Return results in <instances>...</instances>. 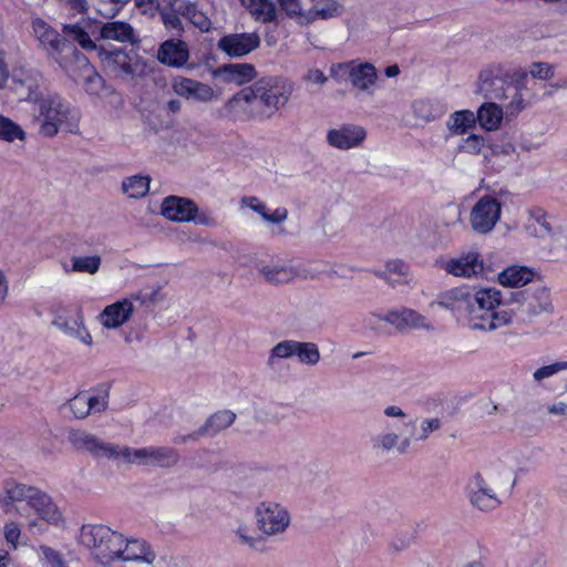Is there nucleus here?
<instances>
[{
	"label": "nucleus",
	"instance_id": "28",
	"mask_svg": "<svg viewBox=\"0 0 567 567\" xmlns=\"http://www.w3.org/2000/svg\"><path fill=\"white\" fill-rule=\"evenodd\" d=\"M241 206L251 209L268 224L279 225L288 218V210L285 207H279L274 212H270L266 204L255 196L243 197Z\"/></svg>",
	"mask_w": 567,
	"mask_h": 567
},
{
	"label": "nucleus",
	"instance_id": "60",
	"mask_svg": "<svg viewBox=\"0 0 567 567\" xmlns=\"http://www.w3.org/2000/svg\"><path fill=\"white\" fill-rule=\"evenodd\" d=\"M408 272L409 266L402 260L395 259L388 261L384 271H380L377 275L384 280H389L390 275L406 276Z\"/></svg>",
	"mask_w": 567,
	"mask_h": 567
},
{
	"label": "nucleus",
	"instance_id": "39",
	"mask_svg": "<svg viewBox=\"0 0 567 567\" xmlns=\"http://www.w3.org/2000/svg\"><path fill=\"white\" fill-rule=\"evenodd\" d=\"M223 74L226 81L241 85L256 76L255 68L247 63L229 64L224 66Z\"/></svg>",
	"mask_w": 567,
	"mask_h": 567
},
{
	"label": "nucleus",
	"instance_id": "9",
	"mask_svg": "<svg viewBox=\"0 0 567 567\" xmlns=\"http://www.w3.org/2000/svg\"><path fill=\"white\" fill-rule=\"evenodd\" d=\"M331 76L338 82L349 80L352 86L362 92H370L377 81V70L371 63L349 61L338 63L330 69Z\"/></svg>",
	"mask_w": 567,
	"mask_h": 567
},
{
	"label": "nucleus",
	"instance_id": "57",
	"mask_svg": "<svg viewBox=\"0 0 567 567\" xmlns=\"http://www.w3.org/2000/svg\"><path fill=\"white\" fill-rule=\"evenodd\" d=\"M84 391H80L68 401L66 405L74 419L84 420L90 416V410L86 409Z\"/></svg>",
	"mask_w": 567,
	"mask_h": 567
},
{
	"label": "nucleus",
	"instance_id": "59",
	"mask_svg": "<svg viewBox=\"0 0 567 567\" xmlns=\"http://www.w3.org/2000/svg\"><path fill=\"white\" fill-rule=\"evenodd\" d=\"M402 309L400 310H391V311H388L383 315H377V313H371L367 319L365 321L368 322V324H372L374 323L375 321H385L392 326H394L396 329L399 330H403V320H402Z\"/></svg>",
	"mask_w": 567,
	"mask_h": 567
},
{
	"label": "nucleus",
	"instance_id": "38",
	"mask_svg": "<svg viewBox=\"0 0 567 567\" xmlns=\"http://www.w3.org/2000/svg\"><path fill=\"white\" fill-rule=\"evenodd\" d=\"M282 13L298 25H309V9L303 8L302 0H277Z\"/></svg>",
	"mask_w": 567,
	"mask_h": 567
},
{
	"label": "nucleus",
	"instance_id": "61",
	"mask_svg": "<svg viewBox=\"0 0 567 567\" xmlns=\"http://www.w3.org/2000/svg\"><path fill=\"white\" fill-rule=\"evenodd\" d=\"M565 370H567V361L555 362L553 364L545 365V367L537 369L534 372L533 377H534L535 381L540 382V381L548 379V378L555 375L556 373H558L560 371H565Z\"/></svg>",
	"mask_w": 567,
	"mask_h": 567
},
{
	"label": "nucleus",
	"instance_id": "17",
	"mask_svg": "<svg viewBox=\"0 0 567 567\" xmlns=\"http://www.w3.org/2000/svg\"><path fill=\"white\" fill-rule=\"evenodd\" d=\"M442 269L454 277L473 278L483 275L485 265L477 251L471 250L442 261Z\"/></svg>",
	"mask_w": 567,
	"mask_h": 567
},
{
	"label": "nucleus",
	"instance_id": "52",
	"mask_svg": "<svg viewBox=\"0 0 567 567\" xmlns=\"http://www.w3.org/2000/svg\"><path fill=\"white\" fill-rule=\"evenodd\" d=\"M127 540L128 538L122 534L109 529V563L113 560L123 561Z\"/></svg>",
	"mask_w": 567,
	"mask_h": 567
},
{
	"label": "nucleus",
	"instance_id": "46",
	"mask_svg": "<svg viewBox=\"0 0 567 567\" xmlns=\"http://www.w3.org/2000/svg\"><path fill=\"white\" fill-rule=\"evenodd\" d=\"M235 542L239 546H245L251 550H258L261 545V538L252 532L249 525L240 523L233 530Z\"/></svg>",
	"mask_w": 567,
	"mask_h": 567
},
{
	"label": "nucleus",
	"instance_id": "4",
	"mask_svg": "<svg viewBox=\"0 0 567 567\" xmlns=\"http://www.w3.org/2000/svg\"><path fill=\"white\" fill-rule=\"evenodd\" d=\"M18 503H25L40 519L54 526H63L64 517L52 501V498L44 492L24 484L7 483L3 492L0 494V504L7 513L12 509L19 511L16 506Z\"/></svg>",
	"mask_w": 567,
	"mask_h": 567
},
{
	"label": "nucleus",
	"instance_id": "49",
	"mask_svg": "<svg viewBox=\"0 0 567 567\" xmlns=\"http://www.w3.org/2000/svg\"><path fill=\"white\" fill-rule=\"evenodd\" d=\"M109 70L131 73V58L121 48L109 45Z\"/></svg>",
	"mask_w": 567,
	"mask_h": 567
},
{
	"label": "nucleus",
	"instance_id": "51",
	"mask_svg": "<svg viewBox=\"0 0 567 567\" xmlns=\"http://www.w3.org/2000/svg\"><path fill=\"white\" fill-rule=\"evenodd\" d=\"M403 330L408 328L432 330L433 323L425 316L410 308H402Z\"/></svg>",
	"mask_w": 567,
	"mask_h": 567
},
{
	"label": "nucleus",
	"instance_id": "3",
	"mask_svg": "<svg viewBox=\"0 0 567 567\" xmlns=\"http://www.w3.org/2000/svg\"><path fill=\"white\" fill-rule=\"evenodd\" d=\"M14 90L21 99L37 100L39 133L44 137H54L60 131L79 133L80 113L60 95H49L38 100V84L34 79L14 78Z\"/></svg>",
	"mask_w": 567,
	"mask_h": 567
},
{
	"label": "nucleus",
	"instance_id": "5",
	"mask_svg": "<svg viewBox=\"0 0 567 567\" xmlns=\"http://www.w3.org/2000/svg\"><path fill=\"white\" fill-rule=\"evenodd\" d=\"M31 27L40 48L45 50L62 69L72 72V58L78 56L80 52L76 47L40 18L32 19Z\"/></svg>",
	"mask_w": 567,
	"mask_h": 567
},
{
	"label": "nucleus",
	"instance_id": "2",
	"mask_svg": "<svg viewBox=\"0 0 567 567\" xmlns=\"http://www.w3.org/2000/svg\"><path fill=\"white\" fill-rule=\"evenodd\" d=\"M388 419L396 420L383 422V430L371 436V447L377 453H389L396 451L400 454L406 453L413 442H423L439 431L442 421L439 417H426L421 420L419 430L416 420L409 417L408 413L399 405H388L383 410Z\"/></svg>",
	"mask_w": 567,
	"mask_h": 567
},
{
	"label": "nucleus",
	"instance_id": "8",
	"mask_svg": "<svg viewBox=\"0 0 567 567\" xmlns=\"http://www.w3.org/2000/svg\"><path fill=\"white\" fill-rule=\"evenodd\" d=\"M161 213L166 219L172 221H193L204 226L215 225V219L208 213H200L197 205L185 197L168 196L164 198L161 205Z\"/></svg>",
	"mask_w": 567,
	"mask_h": 567
},
{
	"label": "nucleus",
	"instance_id": "19",
	"mask_svg": "<svg viewBox=\"0 0 567 567\" xmlns=\"http://www.w3.org/2000/svg\"><path fill=\"white\" fill-rule=\"evenodd\" d=\"M367 137L364 127L355 124H343L327 132V143L337 150L348 151L361 146Z\"/></svg>",
	"mask_w": 567,
	"mask_h": 567
},
{
	"label": "nucleus",
	"instance_id": "37",
	"mask_svg": "<svg viewBox=\"0 0 567 567\" xmlns=\"http://www.w3.org/2000/svg\"><path fill=\"white\" fill-rule=\"evenodd\" d=\"M236 415L231 411H219L213 414L205 425L194 434L195 439L202 435H216L220 431L228 429L235 421Z\"/></svg>",
	"mask_w": 567,
	"mask_h": 567
},
{
	"label": "nucleus",
	"instance_id": "40",
	"mask_svg": "<svg viewBox=\"0 0 567 567\" xmlns=\"http://www.w3.org/2000/svg\"><path fill=\"white\" fill-rule=\"evenodd\" d=\"M134 311L133 301L122 299L109 306V328H116L125 323Z\"/></svg>",
	"mask_w": 567,
	"mask_h": 567
},
{
	"label": "nucleus",
	"instance_id": "32",
	"mask_svg": "<svg viewBox=\"0 0 567 567\" xmlns=\"http://www.w3.org/2000/svg\"><path fill=\"white\" fill-rule=\"evenodd\" d=\"M476 113L471 110H458L450 114L446 120V128L451 135L460 136L475 127Z\"/></svg>",
	"mask_w": 567,
	"mask_h": 567
},
{
	"label": "nucleus",
	"instance_id": "54",
	"mask_svg": "<svg viewBox=\"0 0 567 567\" xmlns=\"http://www.w3.org/2000/svg\"><path fill=\"white\" fill-rule=\"evenodd\" d=\"M247 93L249 95L250 118L261 122L270 120L272 117L271 113L262 105L260 97L251 85L247 86Z\"/></svg>",
	"mask_w": 567,
	"mask_h": 567
},
{
	"label": "nucleus",
	"instance_id": "29",
	"mask_svg": "<svg viewBox=\"0 0 567 567\" xmlns=\"http://www.w3.org/2000/svg\"><path fill=\"white\" fill-rule=\"evenodd\" d=\"M123 561H135L153 565L157 558L152 546L144 539L128 538Z\"/></svg>",
	"mask_w": 567,
	"mask_h": 567
},
{
	"label": "nucleus",
	"instance_id": "42",
	"mask_svg": "<svg viewBox=\"0 0 567 567\" xmlns=\"http://www.w3.org/2000/svg\"><path fill=\"white\" fill-rule=\"evenodd\" d=\"M178 13L189 20L192 24L200 31L207 32L210 29V20L207 16L197 9L195 3L186 2L179 6Z\"/></svg>",
	"mask_w": 567,
	"mask_h": 567
},
{
	"label": "nucleus",
	"instance_id": "44",
	"mask_svg": "<svg viewBox=\"0 0 567 567\" xmlns=\"http://www.w3.org/2000/svg\"><path fill=\"white\" fill-rule=\"evenodd\" d=\"M295 357L306 365H316L320 361V351L315 342L296 341Z\"/></svg>",
	"mask_w": 567,
	"mask_h": 567
},
{
	"label": "nucleus",
	"instance_id": "14",
	"mask_svg": "<svg viewBox=\"0 0 567 567\" xmlns=\"http://www.w3.org/2000/svg\"><path fill=\"white\" fill-rule=\"evenodd\" d=\"M171 86L176 95L186 101L210 103L218 99V94L209 84L183 75L174 76Z\"/></svg>",
	"mask_w": 567,
	"mask_h": 567
},
{
	"label": "nucleus",
	"instance_id": "53",
	"mask_svg": "<svg viewBox=\"0 0 567 567\" xmlns=\"http://www.w3.org/2000/svg\"><path fill=\"white\" fill-rule=\"evenodd\" d=\"M486 145V138L476 133L470 134L467 137L462 138L457 145L460 153L470 155H480Z\"/></svg>",
	"mask_w": 567,
	"mask_h": 567
},
{
	"label": "nucleus",
	"instance_id": "58",
	"mask_svg": "<svg viewBox=\"0 0 567 567\" xmlns=\"http://www.w3.org/2000/svg\"><path fill=\"white\" fill-rule=\"evenodd\" d=\"M525 72L527 76L530 75L533 79L548 81L555 75V66L547 62H534Z\"/></svg>",
	"mask_w": 567,
	"mask_h": 567
},
{
	"label": "nucleus",
	"instance_id": "43",
	"mask_svg": "<svg viewBox=\"0 0 567 567\" xmlns=\"http://www.w3.org/2000/svg\"><path fill=\"white\" fill-rule=\"evenodd\" d=\"M27 134L24 130L11 118L0 114V141L13 143L24 142Z\"/></svg>",
	"mask_w": 567,
	"mask_h": 567
},
{
	"label": "nucleus",
	"instance_id": "33",
	"mask_svg": "<svg viewBox=\"0 0 567 567\" xmlns=\"http://www.w3.org/2000/svg\"><path fill=\"white\" fill-rule=\"evenodd\" d=\"M412 112L420 123L426 124L443 116L446 109L440 102L421 99L413 102Z\"/></svg>",
	"mask_w": 567,
	"mask_h": 567
},
{
	"label": "nucleus",
	"instance_id": "50",
	"mask_svg": "<svg viewBox=\"0 0 567 567\" xmlns=\"http://www.w3.org/2000/svg\"><path fill=\"white\" fill-rule=\"evenodd\" d=\"M150 178L146 176H132L123 182V190L132 198H140L147 194Z\"/></svg>",
	"mask_w": 567,
	"mask_h": 567
},
{
	"label": "nucleus",
	"instance_id": "20",
	"mask_svg": "<svg viewBox=\"0 0 567 567\" xmlns=\"http://www.w3.org/2000/svg\"><path fill=\"white\" fill-rule=\"evenodd\" d=\"M260 44L259 35L255 32L251 33H235L228 34L219 39L218 48L229 56L239 58L244 56Z\"/></svg>",
	"mask_w": 567,
	"mask_h": 567
},
{
	"label": "nucleus",
	"instance_id": "31",
	"mask_svg": "<svg viewBox=\"0 0 567 567\" xmlns=\"http://www.w3.org/2000/svg\"><path fill=\"white\" fill-rule=\"evenodd\" d=\"M535 277V271L526 266L513 265L498 274V282L503 287H523Z\"/></svg>",
	"mask_w": 567,
	"mask_h": 567
},
{
	"label": "nucleus",
	"instance_id": "22",
	"mask_svg": "<svg viewBox=\"0 0 567 567\" xmlns=\"http://www.w3.org/2000/svg\"><path fill=\"white\" fill-rule=\"evenodd\" d=\"M157 59L165 65L183 68L189 60L188 45L182 40H167L161 44Z\"/></svg>",
	"mask_w": 567,
	"mask_h": 567
},
{
	"label": "nucleus",
	"instance_id": "64",
	"mask_svg": "<svg viewBox=\"0 0 567 567\" xmlns=\"http://www.w3.org/2000/svg\"><path fill=\"white\" fill-rule=\"evenodd\" d=\"M305 81L318 85H323L328 78L324 73L319 69H310L303 76Z\"/></svg>",
	"mask_w": 567,
	"mask_h": 567
},
{
	"label": "nucleus",
	"instance_id": "45",
	"mask_svg": "<svg viewBox=\"0 0 567 567\" xmlns=\"http://www.w3.org/2000/svg\"><path fill=\"white\" fill-rule=\"evenodd\" d=\"M84 398L86 409L90 410V415L102 413L106 410V389L97 386L94 389L84 390Z\"/></svg>",
	"mask_w": 567,
	"mask_h": 567
},
{
	"label": "nucleus",
	"instance_id": "10",
	"mask_svg": "<svg viewBox=\"0 0 567 567\" xmlns=\"http://www.w3.org/2000/svg\"><path fill=\"white\" fill-rule=\"evenodd\" d=\"M52 313L54 316L52 320L54 327L86 346L92 344V337L84 326L82 310L79 306L58 303L53 306Z\"/></svg>",
	"mask_w": 567,
	"mask_h": 567
},
{
	"label": "nucleus",
	"instance_id": "25",
	"mask_svg": "<svg viewBox=\"0 0 567 567\" xmlns=\"http://www.w3.org/2000/svg\"><path fill=\"white\" fill-rule=\"evenodd\" d=\"M106 538V528L103 525H84L81 529L80 542L87 547L92 555L103 564L104 540Z\"/></svg>",
	"mask_w": 567,
	"mask_h": 567
},
{
	"label": "nucleus",
	"instance_id": "30",
	"mask_svg": "<svg viewBox=\"0 0 567 567\" xmlns=\"http://www.w3.org/2000/svg\"><path fill=\"white\" fill-rule=\"evenodd\" d=\"M477 87L485 97L503 100L506 96L504 81L495 74L493 69H486L481 72Z\"/></svg>",
	"mask_w": 567,
	"mask_h": 567
},
{
	"label": "nucleus",
	"instance_id": "6",
	"mask_svg": "<svg viewBox=\"0 0 567 567\" xmlns=\"http://www.w3.org/2000/svg\"><path fill=\"white\" fill-rule=\"evenodd\" d=\"M254 517L258 530L266 537L284 535L292 520L289 508L275 501H262L257 504Z\"/></svg>",
	"mask_w": 567,
	"mask_h": 567
},
{
	"label": "nucleus",
	"instance_id": "47",
	"mask_svg": "<svg viewBox=\"0 0 567 567\" xmlns=\"http://www.w3.org/2000/svg\"><path fill=\"white\" fill-rule=\"evenodd\" d=\"M35 551L44 567H69L62 553L51 546L41 544L37 547Z\"/></svg>",
	"mask_w": 567,
	"mask_h": 567
},
{
	"label": "nucleus",
	"instance_id": "13",
	"mask_svg": "<svg viewBox=\"0 0 567 567\" xmlns=\"http://www.w3.org/2000/svg\"><path fill=\"white\" fill-rule=\"evenodd\" d=\"M257 272L271 286L289 285L303 277L297 265L280 259L260 260L257 264Z\"/></svg>",
	"mask_w": 567,
	"mask_h": 567
},
{
	"label": "nucleus",
	"instance_id": "56",
	"mask_svg": "<svg viewBox=\"0 0 567 567\" xmlns=\"http://www.w3.org/2000/svg\"><path fill=\"white\" fill-rule=\"evenodd\" d=\"M63 33L73 37V39L85 50L95 49L94 42L89 34L79 24H64Z\"/></svg>",
	"mask_w": 567,
	"mask_h": 567
},
{
	"label": "nucleus",
	"instance_id": "21",
	"mask_svg": "<svg viewBox=\"0 0 567 567\" xmlns=\"http://www.w3.org/2000/svg\"><path fill=\"white\" fill-rule=\"evenodd\" d=\"M68 441L76 451L89 453L96 458L102 457L106 452L104 441L85 430H70Z\"/></svg>",
	"mask_w": 567,
	"mask_h": 567
},
{
	"label": "nucleus",
	"instance_id": "11",
	"mask_svg": "<svg viewBox=\"0 0 567 567\" xmlns=\"http://www.w3.org/2000/svg\"><path fill=\"white\" fill-rule=\"evenodd\" d=\"M251 86L272 116L286 105L292 91L289 82L281 78L262 79Z\"/></svg>",
	"mask_w": 567,
	"mask_h": 567
},
{
	"label": "nucleus",
	"instance_id": "7",
	"mask_svg": "<svg viewBox=\"0 0 567 567\" xmlns=\"http://www.w3.org/2000/svg\"><path fill=\"white\" fill-rule=\"evenodd\" d=\"M114 458L125 463L169 467L177 463V454L168 447H143L131 450L109 446V460Z\"/></svg>",
	"mask_w": 567,
	"mask_h": 567
},
{
	"label": "nucleus",
	"instance_id": "41",
	"mask_svg": "<svg viewBox=\"0 0 567 567\" xmlns=\"http://www.w3.org/2000/svg\"><path fill=\"white\" fill-rule=\"evenodd\" d=\"M102 264V258L97 255L93 256H73L71 258V267H64L65 272H85L95 274Z\"/></svg>",
	"mask_w": 567,
	"mask_h": 567
},
{
	"label": "nucleus",
	"instance_id": "48",
	"mask_svg": "<svg viewBox=\"0 0 567 567\" xmlns=\"http://www.w3.org/2000/svg\"><path fill=\"white\" fill-rule=\"evenodd\" d=\"M295 352L296 340H282L271 348L267 360V364L269 367H275L279 360L290 359L295 357Z\"/></svg>",
	"mask_w": 567,
	"mask_h": 567
},
{
	"label": "nucleus",
	"instance_id": "36",
	"mask_svg": "<svg viewBox=\"0 0 567 567\" xmlns=\"http://www.w3.org/2000/svg\"><path fill=\"white\" fill-rule=\"evenodd\" d=\"M484 476L494 487L512 488L515 484L512 468L499 460L488 465Z\"/></svg>",
	"mask_w": 567,
	"mask_h": 567
},
{
	"label": "nucleus",
	"instance_id": "35",
	"mask_svg": "<svg viewBox=\"0 0 567 567\" xmlns=\"http://www.w3.org/2000/svg\"><path fill=\"white\" fill-rule=\"evenodd\" d=\"M312 6L309 9V24L318 20H329L340 17L344 8L337 0H311Z\"/></svg>",
	"mask_w": 567,
	"mask_h": 567
},
{
	"label": "nucleus",
	"instance_id": "12",
	"mask_svg": "<svg viewBox=\"0 0 567 567\" xmlns=\"http://www.w3.org/2000/svg\"><path fill=\"white\" fill-rule=\"evenodd\" d=\"M502 205L491 195H485L477 200L470 213V225L477 234L491 233L501 218Z\"/></svg>",
	"mask_w": 567,
	"mask_h": 567
},
{
	"label": "nucleus",
	"instance_id": "27",
	"mask_svg": "<svg viewBox=\"0 0 567 567\" xmlns=\"http://www.w3.org/2000/svg\"><path fill=\"white\" fill-rule=\"evenodd\" d=\"M477 123L486 132H495L501 128L506 111L495 102L483 103L475 112Z\"/></svg>",
	"mask_w": 567,
	"mask_h": 567
},
{
	"label": "nucleus",
	"instance_id": "23",
	"mask_svg": "<svg viewBox=\"0 0 567 567\" xmlns=\"http://www.w3.org/2000/svg\"><path fill=\"white\" fill-rule=\"evenodd\" d=\"M524 307L525 311L533 317L553 313L555 310L550 291L544 286L536 287L527 293Z\"/></svg>",
	"mask_w": 567,
	"mask_h": 567
},
{
	"label": "nucleus",
	"instance_id": "16",
	"mask_svg": "<svg viewBox=\"0 0 567 567\" xmlns=\"http://www.w3.org/2000/svg\"><path fill=\"white\" fill-rule=\"evenodd\" d=\"M527 73L524 70H517L511 78V83L506 86V96L503 100H508L505 105L506 118L511 120L518 116L528 105Z\"/></svg>",
	"mask_w": 567,
	"mask_h": 567
},
{
	"label": "nucleus",
	"instance_id": "26",
	"mask_svg": "<svg viewBox=\"0 0 567 567\" xmlns=\"http://www.w3.org/2000/svg\"><path fill=\"white\" fill-rule=\"evenodd\" d=\"M76 70H79L84 78L85 90L91 94H97L103 85V79L94 72L93 66L81 52L78 53V56L72 58V72L66 73L76 78Z\"/></svg>",
	"mask_w": 567,
	"mask_h": 567
},
{
	"label": "nucleus",
	"instance_id": "62",
	"mask_svg": "<svg viewBox=\"0 0 567 567\" xmlns=\"http://www.w3.org/2000/svg\"><path fill=\"white\" fill-rule=\"evenodd\" d=\"M135 7L143 14L154 16L159 8V0H135Z\"/></svg>",
	"mask_w": 567,
	"mask_h": 567
},
{
	"label": "nucleus",
	"instance_id": "15",
	"mask_svg": "<svg viewBox=\"0 0 567 567\" xmlns=\"http://www.w3.org/2000/svg\"><path fill=\"white\" fill-rule=\"evenodd\" d=\"M497 489L498 487L492 486L483 474L476 473L467 485L470 502L480 511H493L501 504Z\"/></svg>",
	"mask_w": 567,
	"mask_h": 567
},
{
	"label": "nucleus",
	"instance_id": "34",
	"mask_svg": "<svg viewBox=\"0 0 567 567\" xmlns=\"http://www.w3.org/2000/svg\"><path fill=\"white\" fill-rule=\"evenodd\" d=\"M240 2L256 21L269 23L276 21L278 17L277 7L272 0H240Z\"/></svg>",
	"mask_w": 567,
	"mask_h": 567
},
{
	"label": "nucleus",
	"instance_id": "1",
	"mask_svg": "<svg viewBox=\"0 0 567 567\" xmlns=\"http://www.w3.org/2000/svg\"><path fill=\"white\" fill-rule=\"evenodd\" d=\"M503 293L495 287L461 285L437 295L432 306L449 311L463 327L492 332L513 322L509 310L499 309Z\"/></svg>",
	"mask_w": 567,
	"mask_h": 567
},
{
	"label": "nucleus",
	"instance_id": "55",
	"mask_svg": "<svg viewBox=\"0 0 567 567\" xmlns=\"http://www.w3.org/2000/svg\"><path fill=\"white\" fill-rule=\"evenodd\" d=\"M113 39L120 42H133L134 30L133 28L122 21L109 22V40Z\"/></svg>",
	"mask_w": 567,
	"mask_h": 567
},
{
	"label": "nucleus",
	"instance_id": "24",
	"mask_svg": "<svg viewBox=\"0 0 567 567\" xmlns=\"http://www.w3.org/2000/svg\"><path fill=\"white\" fill-rule=\"evenodd\" d=\"M221 116L235 120L247 121L250 118L249 95L247 86L228 99L220 110Z\"/></svg>",
	"mask_w": 567,
	"mask_h": 567
},
{
	"label": "nucleus",
	"instance_id": "63",
	"mask_svg": "<svg viewBox=\"0 0 567 567\" xmlns=\"http://www.w3.org/2000/svg\"><path fill=\"white\" fill-rule=\"evenodd\" d=\"M162 20L166 29L183 31V24L177 14L174 13H162Z\"/></svg>",
	"mask_w": 567,
	"mask_h": 567
},
{
	"label": "nucleus",
	"instance_id": "18",
	"mask_svg": "<svg viewBox=\"0 0 567 567\" xmlns=\"http://www.w3.org/2000/svg\"><path fill=\"white\" fill-rule=\"evenodd\" d=\"M524 230L529 237L555 239L561 228L555 224L554 217L542 208H532L527 213Z\"/></svg>",
	"mask_w": 567,
	"mask_h": 567
}]
</instances>
